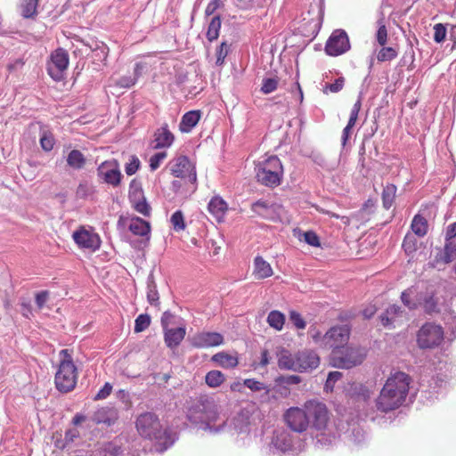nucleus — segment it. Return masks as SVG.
I'll return each instance as SVG.
<instances>
[{"mask_svg":"<svg viewBox=\"0 0 456 456\" xmlns=\"http://www.w3.org/2000/svg\"><path fill=\"white\" fill-rule=\"evenodd\" d=\"M312 422V435L316 445L325 447L336 439V434L329 423V411L326 405L317 400H309L303 408L290 407L284 413L287 426L294 432H305Z\"/></svg>","mask_w":456,"mask_h":456,"instance_id":"f257e3e1","label":"nucleus"},{"mask_svg":"<svg viewBox=\"0 0 456 456\" xmlns=\"http://www.w3.org/2000/svg\"><path fill=\"white\" fill-rule=\"evenodd\" d=\"M221 406L219 403L208 395L194 399L187 409L186 416L190 422L210 433H217L224 427L221 419Z\"/></svg>","mask_w":456,"mask_h":456,"instance_id":"f03ea898","label":"nucleus"},{"mask_svg":"<svg viewBox=\"0 0 456 456\" xmlns=\"http://www.w3.org/2000/svg\"><path fill=\"white\" fill-rule=\"evenodd\" d=\"M410 383L408 374L402 371L392 373L375 401L377 410L386 413L399 408L406 399Z\"/></svg>","mask_w":456,"mask_h":456,"instance_id":"7ed1b4c3","label":"nucleus"},{"mask_svg":"<svg viewBox=\"0 0 456 456\" xmlns=\"http://www.w3.org/2000/svg\"><path fill=\"white\" fill-rule=\"evenodd\" d=\"M135 425L140 436L155 441L154 449L156 452H163L175 440V434L163 429L158 416L152 412H144L139 415Z\"/></svg>","mask_w":456,"mask_h":456,"instance_id":"20e7f679","label":"nucleus"},{"mask_svg":"<svg viewBox=\"0 0 456 456\" xmlns=\"http://www.w3.org/2000/svg\"><path fill=\"white\" fill-rule=\"evenodd\" d=\"M256 177L257 181L268 187H277L281 184L283 176V167L280 159L270 156L256 165Z\"/></svg>","mask_w":456,"mask_h":456,"instance_id":"39448f33","label":"nucleus"},{"mask_svg":"<svg viewBox=\"0 0 456 456\" xmlns=\"http://www.w3.org/2000/svg\"><path fill=\"white\" fill-rule=\"evenodd\" d=\"M60 354L62 359L55 374V386L60 392L68 393L76 387L77 368L68 349L61 350Z\"/></svg>","mask_w":456,"mask_h":456,"instance_id":"423d86ee","label":"nucleus"},{"mask_svg":"<svg viewBox=\"0 0 456 456\" xmlns=\"http://www.w3.org/2000/svg\"><path fill=\"white\" fill-rule=\"evenodd\" d=\"M365 356L366 353L363 348L348 346L343 351H334L332 362L337 368L351 369L360 365Z\"/></svg>","mask_w":456,"mask_h":456,"instance_id":"0eeeda50","label":"nucleus"},{"mask_svg":"<svg viewBox=\"0 0 456 456\" xmlns=\"http://www.w3.org/2000/svg\"><path fill=\"white\" fill-rule=\"evenodd\" d=\"M444 340L443 328L435 323L424 324L418 332L417 342L420 348H433Z\"/></svg>","mask_w":456,"mask_h":456,"instance_id":"6e6552de","label":"nucleus"},{"mask_svg":"<svg viewBox=\"0 0 456 456\" xmlns=\"http://www.w3.org/2000/svg\"><path fill=\"white\" fill-rule=\"evenodd\" d=\"M350 337V329L347 325L331 327L322 338L321 344L324 347L334 350L343 347L347 344Z\"/></svg>","mask_w":456,"mask_h":456,"instance_id":"1a4fd4ad","label":"nucleus"},{"mask_svg":"<svg viewBox=\"0 0 456 456\" xmlns=\"http://www.w3.org/2000/svg\"><path fill=\"white\" fill-rule=\"evenodd\" d=\"M69 53L62 48H58L51 54V60L47 63V71L55 81L63 78L65 70L69 66Z\"/></svg>","mask_w":456,"mask_h":456,"instance_id":"9d476101","label":"nucleus"},{"mask_svg":"<svg viewBox=\"0 0 456 456\" xmlns=\"http://www.w3.org/2000/svg\"><path fill=\"white\" fill-rule=\"evenodd\" d=\"M350 48V43L346 31L342 29L335 30L328 39L325 51L331 56L340 55Z\"/></svg>","mask_w":456,"mask_h":456,"instance_id":"9b49d317","label":"nucleus"},{"mask_svg":"<svg viewBox=\"0 0 456 456\" xmlns=\"http://www.w3.org/2000/svg\"><path fill=\"white\" fill-rule=\"evenodd\" d=\"M72 238L80 248L95 251L101 246L99 235L91 230L86 229L84 226L75 231L72 234Z\"/></svg>","mask_w":456,"mask_h":456,"instance_id":"f8f14e48","label":"nucleus"},{"mask_svg":"<svg viewBox=\"0 0 456 456\" xmlns=\"http://www.w3.org/2000/svg\"><path fill=\"white\" fill-rule=\"evenodd\" d=\"M170 170L174 176L188 178L191 183L197 180L194 167L186 156H179L175 159L170 163Z\"/></svg>","mask_w":456,"mask_h":456,"instance_id":"ddd939ff","label":"nucleus"},{"mask_svg":"<svg viewBox=\"0 0 456 456\" xmlns=\"http://www.w3.org/2000/svg\"><path fill=\"white\" fill-rule=\"evenodd\" d=\"M98 175L107 183L118 186L120 183L121 173L117 160H107L102 162L98 169Z\"/></svg>","mask_w":456,"mask_h":456,"instance_id":"4468645a","label":"nucleus"},{"mask_svg":"<svg viewBox=\"0 0 456 456\" xmlns=\"http://www.w3.org/2000/svg\"><path fill=\"white\" fill-rule=\"evenodd\" d=\"M128 196L137 212L146 216L150 215L151 208L145 200L141 183L134 179L130 183Z\"/></svg>","mask_w":456,"mask_h":456,"instance_id":"2eb2a0df","label":"nucleus"},{"mask_svg":"<svg viewBox=\"0 0 456 456\" xmlns=\"http://www.w3.org/2000/svg\"><path fill=\"white\" fill-rule=\"evenodd\" d=\"M456 258V243L453 241H445L444 247L439 249L434 259L429 263L431 267L442 270L444 266L452 263Z\"/></svg>","mask_w":456,"mask_h":456,"instance_id":"dca6fc26","label":"nucleus"},{"mask_svg":"<svg viewBox=\"0 0 456 456\" xmlns=\"http://www.w3.org/2000/svg\"><path fill=\"white\" fill-rule=\"evenodd\" d=\"M191 345L196 348L217 346L224 343V337L218 332H199L191 338Z\"/></svg>","mask_w":456,"mask_h":456,"instance_id":"f3484780","label":"nucleus"},{"mask_svg":"<svg viewBox=\"0 0 456 456\" xmlns=\"http://www.w3.org/2000/svg\"><path fill=\"white\" fill-rule=\"evenodd\" d=\"M320 358L314 351H302L297 353V362L296 363V371L306 372L316 369L319 366Z\"/></svg>","mask_w":456,"mask_h":456,"instance_id":"a211bd4d","label":"nucleus"},{"mask_svg":"<svg viewBox=\"0 0 456 456\" xmlns=\"http://www.w3.org/2000/svg\"><path fill=\"white\" fill-rule=\"evenodd\" d=\"M271 448L281 452H287L293 448V437L289 431L281 428L273 432Z\"/></svg>","mask_w":456,"mask_h":456,"instance_id":"6ab92c4d","label":"nucleus"},{"mask_svg":"<svg viewBox=\"0 0 456 456\" xmlns=\"http://www.w3.org/2000/svg\"><path fill=\"white\" fill-rule=\"evenodd\" d=\"M174 142V135L169 131L167 125H164L156 130L152 147L154 149L168 148Z\"/></svg>","mask_w":456,"mask_h":456,"instance_id":"aec40b11","label":"nucleus"},{"mask_svg":"<svg viewBox=\"0 0 456 456\" xmlns=\"http://www.w3.org/2000/svg\"><path fill=\"white\" fill-rule=\"evenodd\" d=\"M164 330V340L167 347H177L185 337L186 330L184 327L166 328Z\"/></svg>","mask_w":456,"mask_h":456,"instance_id":"412c9836","label":"nucleus"},{"mask_svg":"<svg viewBox=\"0 0 456 456\" xmlns=\"http://www.w3.org/2000/svg\"><path fill=\"white\" fill-rule=\"evenodd\" d=\"M273 274L271 265L261 256H256L254 259L253 275L257 280H263L271 277Z\"/></svg>","mask_w":456,"mask_h":456,"instance_id":"4be33fe9","label":"nucleus"},{"mask_svg":"<svg viewBox=\"0 0 456 456\" xmlns=\"http://www.w3.org/2000/svg\"><path fill=\"white\" fill-rule=\"evenodd\" d=\"M278 366L281 370L296 371V363L297 362V354H292L286 349H281L277 354Z\"/></svg>","mask_w":456,"mask_h":456,"instance_id":"5701e85b","label":"nucleus"},{"mask_svg":"<svg viewBox=\"0 0 456 456\" xmlns=\"http://www.w3.org/2000/svg\"><path fill=\"white\" fill-rule=\"evenodd\" d=\"M208 211L220 221L227 211V203L219 196L213 197L208 206Z\"/></svg>","mask_w":456,"mask_h":456,"instance_id":"b1692460","label":"nucleus"},{"mask_svg":"<svg viewBox=\"0 0 456 456\" xmlns=\"http://www.w3.org/2000/svg\"><path fill=\"white\" fill-rule=\"evenodd\" d=\"M200 112L199 110H191L186 112L180 122V130L183 133L190 132L200 121Z\"/></svg>","mask_w":456,"mask_h":456,"instance_id":"393cba45","label":"nucleus"},{"mask_svg":"<svg viewBox=\"0 0 456 456\" xmlns=\"http://www.w3.org/2000/svg\"><path fill=\"white\" fill-rule=\"evenodd\" d=\"M117 419V412L113 408L102 407L99 409L94 415V420L100 424L111 425Z\"/></svg>","mask_w":456,"mask_h":456,"instance_id":"a878e982","label":"nucleus"},{"mask_svg":"<svg viewBox=\"0 0 456 456\" xmlns=\"http://www.w3.org/2000/svg\"><path fill=\"white\" fill-rule=\"evenodd\" d=\"M211 360L220 367L225 369L234 368L239 363L238 358L236 356L229 354L225 352H220L214 354Z\"/></svg>","mask_w":456,"mask_h":456,"instance_id":"bb28decb","label":"nucleus"},{"mask_svg":"<svg viewBox=\"0 0 456 456\" xmlns=\"http://www.w3.org/2000/svg\"><path fill=\"white\" fill-rule=\"evenodd\" d=\"M134 235L145 236L150 233V224L140 217L132 218L128 226Z\"/></svg>","mask_w":456,"mask_h":456,"instance_id":"cd10ccee","label":"nucleus"},{"mask_svg":"<svg viewBox=\"0 0 456 456\" xmlns=\"http://www.w3.org/2000/svg\"><path fill=\"white\" fill-rule=\"evenodd\" d=\"M86 159L78 150H72L67 156V164L69 167L79 170L86 165Z\"/></svg>","mask_w":456,"mask_h":456,"instance_id":"c85d7f7f","label":"nucleus"},{"mask_svg":"<svg viewBox=\"0 0 456 456\" xmlns=\"http://www.w3.org/2000/svg\"><path fill=\"white\" fill-rule=\"evenodd\" d=\"M39 0H22L20 4V13L26 19L34 18L37 14Z\"/></svg>","mask_w":456,"mask_h":456,"instance_id":"c756f323","label":"nucleus"},{"mask_svg":"<svg viewBox=\"0 0 456 456\" xmlns=\"http://www.w3.org/2000/svg\"><path fill=\"white\" fill-rule=\"evenodd\" d=\"M411 228L414 234L423 237L428 232V222L425 217L416 215L412 219Z\"/></svg>","mask_w":456,"mask_h":456,"instance_id":"7c9ffc66","label":"nucleus"},{"mask_svg":"<svg viewBox=\"0 0 456 456\" xmlns=\"http://www.w3.org/2000/svg\"><path fill=\"white\" fill-rule=\"evenodd\" d=\"M147 300L151 305H159V297L153 275L150 274L147 279Z\"/></svg>","mask_w":456,"mask_h":456,"instance_id":"2f4dec72","label":"nucleus"},{"mask_svg":"<svg viewBox=\"0 0 456 456\" xmlns=\"http://www.w3.org/2000/svg\"><path fill=\"white\" fill-rule=\"evenodd\" d=\"M396 191V186L392 183H388L384 187L382 191V203L386 209H389L392 207L395 199Z\"/></svg>","mask_w":456,"mask_h":456,"instance_id":"473e14b6","label":"nucleus"},{"mask_svg":"<svg viewBox=\"0 0 456 456\" xmlns=\"http://www.w3.org/2000/svg\"><path fill=\"white\" fill-rule=\"evenodd\" d=\"M402 313L401 307L395 305H390L386 312L380 316L381 322L384 326L392 325L395 322V317Z\"/></svg>","mask_w":456,"mask_h":456,"instance_id":"72a5a7b5","label":"nucleus"},{"mask_svg":"<svg viewBox=\"0 0 456 456\" xmlns=\"http://www.w3.org/2000/svg\"><path fill=\"white\" fill-rule=\"evenodd\" d=\"M224 380V375L220 370H210L205 377L206 384L213 388L221 386Z\"/></svg>","mask_w":456,"mask_h":456,"instance_id":"f704fd0d","label":"nucleus"},{"mask_svg":"<svg viewBox=\"0 0 456 456\" xmlns=\"http://www.w3.org/2000/svg\"><path fill=\"white\" fill-rule=\"evenodd\" d=\"M221 28V19L219 16L212 18L207 31L208 39L212 42L217 39Z\"/></svg>","mask_w":456,"mask_h":456,"instance_id":"c9c22d12","label":"nucleus"},{"mask_svg":"<svg viewBox=\"0 0 456 456\" xmlns=\"http://www.w3.org/2000/svg\"><path fill=\"white\" fill-rule=\"evenodd\" d=\"M285 322L284 315L279 311H272L267 316L268 324L277 330H281Z\"/></svg>","mask_w":456,"mask_h":456,"instance_id":"e433bc0d","label":"nucleus"},{"mask_svg":"<svg viewBox=\"0 0 456 456\" xmlns=\"http://www.w3.org/2000/svg\"><path fill=\"white\" fill-rule=\"evenodd\" d=\"M397 51L393 48V47H382L378 54H377V59L380 62H384V61H391L395 58H396L397 56Z\"/></svg>","mask_w":456,"mask_h":456,"instance_id":"4c0bfd02","label":"nucleus"},{"mask_svg":"<svg viewBox=\"0 0 456 456\" xmlns=\"http://www.w3.org/2000/svg\"><path fill=\"white\" fill-rule=\"evenodd\" d=\"M151 324V317L142 314L134 321V332L139 333L145 330Z\"/></svg>","mask_w":456,"mask_h":456,"instance_id":"58836bf2","label":"nucleus"},{"mask_svg":"<svg viewBox=\"0 0 456 456\" xmlns=\"http://www.w3.org/2000/svg\"><path fill=\"white\" fill-rule=\"evenodd\" d=\"M170 222L176 232L183 231L185 228L183 215L180 210L175 211L171 216Z\"/></svg>","mask_w":456,"mask_h":456,"instance_id":"ea45409f","label":"nucleus"},{"mask_svg":"<svg viewBox=\"0 0 456 456\" xmlns=\"http://www.w3.org/2000/svg\"><path fill=\"white\" fill-rule=\"evenodd\" d=\"M418 246L417 239L411 235L407 234L403 241V248L406 254L410 255L416 251Z\"/></svg>","mask_w":456,"mask_h":456,"instance_id":"a19ab883","label":"nucleus"},{"mask_svg":"<svg viewBox=\"0 0 456 456\" xmlns=\"http://www.w3.org/2000/svg\"><path fill=\"white\" fill-rule=\"evenodd\" d=\"M251 208L258 216H261L265 218H267L269 216L270 207L264 200H258L253 203Z\"/></svg>","mask_w":456,"mask_h":456,"instance_id":"79ce46f5","label":"nucleus"},{"mask_svg":"<svg viewBox=\"0 0 456 456\" xmlns=\"http://www.w3.org/2000/svg\"><path fill=\"white\" fill-rule=\"evenodd\" d=\"M345 84V78L343 77H339L335 80L332 84H326L324 88L322 89L323 94H328L330 93H338L340 92Z\"/></svg>","mask_w":456,"mask_h":456,"instance_id":"37998d69","label":"nucleus"},{"mask_svg":"<svg viewBox=\"0 0 456 456\" xmlns=\"http://www.w3.org/2000/svg\"><path fill=\"white\" fill-rule=\"evenodd\" d=\"M278 79L273 77H267L263 79L261 92L268 94L276 90L278 86Z\"/></svg>","mask_w":456,"mask_h":456,"instance_id":"c03bdc74","label":"nucleus"},{"mask_svg":"<svg viewBox=\"0 0 456 456\" xmlns=\"http://www.w3.org/2000/svg\"><path fill=\"white\" fill-rule=\"evenodd\" d=\"M103 452L104 456H120L121 447L116 441H113L104 445Z\"/></svg>","mask_w":456,"mask_h":456,"instance_id":"a18cd8bd","label":"nucleus"},{"mask_svg":"<svg viewBox=\"0 0 456 456\" xmlns=\"http://www.w3.org/2000/svg\"><path fill=\"white\" fill-rule=\"evenodd\" d=\"M140 160L139 159L133 155L130 156L129 161L126 164L125 171L127 175H132L137 172L140 167Z\"/></svg>","mask_w":456,"mask_h":456,"instance_id":"49530a36","label":"nucleus"},{"mask_svg":"<svg viewBox=\"0 0 456 456\" xmlns=\"http://www.w3.org/2000/svg\"><path fill=\"white\" fill-rule=\"evenodd\" d=\"M447 30L444 24L437 23L434 26V40L436 43H442L446 37Z\"/></svg>","mask_w":456,"mask_h":456,"instance_id":"de8ad7c7","label":"nucleus"},{"mask_svg":"<svg viewBox=\"0 0 456 456\" xmlns=\"http://www.w3.org/2000/svg\"><path fill=\"white\" fill-rule=\"evenodd\" d=\"M40 144L44 151H52L54 145L53 136L51 134L44 133L40 138Z\"/></svg>","mask_w":456,"mask_h":456,"instance_id":"09e8293b","label":"nucleus"},{"mask_svg":"<svg viewBox=\"0 0 456 456\" xmlns=\"http://www.w3.org/2000/svg\"><path fill=\"white\" fill-rule=\"evenodd\" d=\"M167 153L165 151L158 152L150 158V167L152 171L158 169L160 163L166 159Z\"/></svg>","mask_w":456,"mask_h":456,"instance_id":"8fccbe9b","label":"nucleus"},{"mask_svg":"<svg viewBox=\"0 0 456 456\" xmlns=\"http://www.w3.org/2000/svg\"><path fill=\"white\" fill-rule=\"evenodd\" d=\"M228 54V45L225 42H223L216 49V64L218 66L223 65L225 57Z\"/></svg>","mask_w":456,"mask_h":456,"instance_id":"3c124183","label":"nucleus"},{"mask_svg":"<svg viewBox=\"0 0 456 456\" xmlns=\"http://www.w3.org/2000/svg\"><path fill=\"white\" fill-rule=\"evenodd\" d=\"M361 106H362V103H361V100L359 99L353 106L352 110H351V112H350V117H349V120H348V123L346 126H348L349 127H354L355 123H356V120H357V118H358V114H359V111L361 110Z\"/></svg>","mask_w":456,"mask_h":456,"instance_id":"603ef678","label":"nucleus"},{"mask_svg":"<svg viewBox=\"0 0 456 456\" xmlns=\"http://www.w3.org/2000/svg\"><path fill=\"white\" fill-rule=\"evenodd\" d=\"M303 240L305 243L313 247L320 246V240L314 232L307 231L303 234Z\"/></svg>","mask_w":456,"mask_h":456,"instance_id":"864d4df0","label":"nucleus"},{"mask_svg":"<svg viewBox=\"0 0 456 456\" xmlns=\"http://www.w3.org/2000/svg\"><path fill=\"white\" fill-rule=\"evenodd\" d=\"M79 436V432L76 428H71L66 431L64 437V444L62 445H57L60 448H65L69 444L73 443L76 438Z\"/></svg>","mask_w":456,"mask_h":456,"instance_id":"5fc2aeb1","label":"nucleus"},{"mask_svg":"<svg viewBox=\"0 0 456 456\" xmlns=\"http://www.w3.org/2000/svg\"><path fill=\"white\" fill-rule=\"evenodd\" d=\"M342 377V373L339 371H331L329 373L326 383H325V389L326 390H332L334 384L336 381L340 379Z\"/></svg>","mask_w":456,"mask_h":456,"instance_id":"6e6d98bb","label":"nucleus"},{"mask_svg":"<svg viewBox=\"0 0 456 456\" xmlns=\"http://www.w3.org/2000/svg\"><path fill=\"white\" fill-rule=\"evenodd\" d=\"M244 385L252 391H261L265 389L264 383L257 381L254 379H247L244 380Z\"/></svg>","mask_w":456,"mask_h":456,"instance_id":"4d7b16f0","label":"nucleus"},{"mask_svg":"<svg viewBox=\"0 0 456 456\" xmlns=\"http://www.w3.org/2000/svg\"><path fill=\"white\" fill-rule=\"evenodd\" d=\"M377 42L381 46H384L387 41V28L384 24L379 25V29L377 31Z\"/></svg>","mask_w":456,"mask_h":456,"instance_id":"13d9d810","label":"nucleus"},{"mask_svg":"<svg viewBox=\"0 0 456 456\" xmlns=\"http://www.w3.org/2000/svg\"><path fill=\"white\" fill-rule=\"evenodd\" d=\"M289 320L297 329H304L305 327V321L297 312L291 311L289 314Z\"/></svg>","mask_w":456,"mask_h":456,"instance_id":"bf43d9fd","label":"nucleus"},{"mask_svg":"<svg viewBox=\"0 0 456 456\" xmlns=\"http://www.w3.org/2000/svg\"><path fill=\"white\" fill-rule=\"evenodd\" d=\"M351 440L355 444H360L365 440V433L362 429L354 428L351 435Z\"/></svg>","mask_w":456,"mask_h":456,"instance_id":"052dcab7","label":"nucleus"},{"mask_svg":"<svg viewBox=\"0 0 456 456\" xmlns=\"http://www.w3.org/2000/svg\"><path fill=\"white\" fill-rule=\"evenodd\" d=\"M92 192V188L87 183H80L76 191L77 197L80 199L86 198Z\"/></svg>","mask_w":456,"mask_h":456,"instance_id":"680f3d73","label":"nucleus"},{"mask_svg":"<svg viewBox=\"0 0 456 456\" xmlns=\"http://www.w3.org/2000/svg\"><path fill=\"white\" fill-rule=\"evenodd\" d=\"M135 77L124 76L118 80L117 85L122 88H128L134 86L135 84Z\"/></svg>","mask_w":456,"mask_h":456,"instance_id":"e2e57ef3","label":"nucleus"},{"mask_svg":"<svg viewBox=\"0 0 456 456\" xmlns=\"http://www.w3.org/2000/svg\"><path fill=\"white\" fill-rule=\"evenodd\" d=\"M112 391V386L110 383H105L94 396V400H102L107 398Z\"/></svg>","mask_w":456,"mask_h":456,"instance_id":"0e129e2a","label":"nucleus"},{"mask_svg":"<svg viewBox=\"0 0 456 456\" xmlns=\"http://www.w3.org/2000/svg\"><path fill=\"white\" fill-rule=\"evenodd\" d=\"M412 294V290L407 289L402 293L401 299L404 305H406L410 309H414L416 307V303L411 302V295Z\"/></svg>","mask_w":456,"mask_h":456,"instance_id":"69168bd1","label":"nucleus"},{"mask_svg":"<svg viewBox=\"0 0 456 456\" xmlns=\"http://www.w3.org/2000/svg\"><path fill=\"white\" fill-rule=\"evenodd\" d=\"M49 297L48 291H40L36 295V304L39 309H41L47 302Z\"/></svg>","mask_w":456,"mask_h":456,"instance_id":"338daca9","label":"nucleus"},{"mask_svg":"<svg viewBox=\"0 0 456 456\" xmlns=\"http://www.w3.org/2000/svg\"><path fill=\"white\" fill-rule=\"evenodd\" d=\"M453 238H456V222L450 224L445 232V241H452Z\"/></svg>","mask_w":456,"mask_h":456,"instance_id":"774afa93","label":"nucleus"}]
</instances>
